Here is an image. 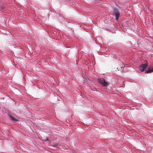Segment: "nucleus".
<instances>
[{
    "label": "nucleus",
    "mask_w": 153,
    "mask_h": 153,
    "mask_svg": "<svg viewBox=\"0 0 153 153\" xmlns=\"http://www.w3.org/2000/svg\"><path fill=\"white\" fill-rule=\"evenodd\" d=\"M146 62L144 64L141 65L139 67V70L141 71H143L144 70L146 69L147 67V62L146 61Z\"/></svg>",
    "instance_id": "obj_1"
},
{
    "label": "nucleus",
    "mask_w": 153,
    "mask_h": 153,
    "mask_svg": "<svg viewBox=\"0 0 153 153\" xmlns=\"http://www.w3.org/2000/svg\"><path fill=\"white\" fill-rule=\"evenodd\" d=\"M98 80L99 83L103 86L107 87L109 85V84L106 82L105 80L103 79H98Z\"/></svg>",
    "instance_id": "obj_2"
},
{
    "label": "nucleus",
    "mask_w": 153,
    "mask_h": 153,
    "mask_svg": "<svg viewBox=\"0 0 153 153\" xmlns=\"http://www.w3.org/2000/svg\"><path fill=\"white\" fill-rule=\"evenodd\" d=\"M114 13L115 15L116 19L117 21L119 17L120 13L119 12L118 10L117 9H115L114 10Z\"/></svg>",
    "instance_id": "obj_3"
},
{
    "label": "nucleus",
    "mask_w": 153,
    "mask_h": 153,
    "mask_svg": "<svg viewBox=\"0 0 153 153\" xmlns=\"http://www.w3.org/2000/svg\"><path fill=\"white\" fill-rule=\"evenodd\" d=\"M153 72V66L148 68L147 70L145 71V73H149Z\"/></svg>",
    "instance_id": "obj_4"
},
{
    "label": "nucleus",
    "mask_w": 153,
    "mask_h": 153,
    "mask_svg": "<svg viewBox=\"0 0 153 153\" xmlns=\"http://www.w3.org/2000/svg\"><path fill=\"white\" fill-rule=\"evenodd\" d=\"M9 116L11 118V120L13 121H17L19 119L18 118H15L11 114H9Z\"/></svg>",
    "instance_id": "obj_5"
},
{
    "label": "nucleus",
    "mask_w": 153,
    "mask_h": 153,
    "mask_svg": "<svg viewBox=\"0 0 153 153\" xmlns=\"http://www.w3.org/2000/svg\"><path fill=\"white\" fill-rule=\"evenodd\" d=\"M9 116L11 118V120L13 121H17L19 119L18 118H15L11 114H9Z\"/></svg>",
    "instance_id": "obj_6"
},
{
    "label": "nucleus",
    "mask_w": 153,
    "mask_h": 153,
    "mask_svg": "<svg viewBox=\"0 0 153 153\" xmlns=\"http://www.w3.org/2000/svg\"><path fill=\"white\" fill-rule=\"evenodd\" d=\"M47 140V141H48V139H47V140Z\"/></svg>",
    "instance_id": "obj_7"
}]
</instances>
